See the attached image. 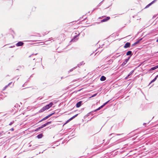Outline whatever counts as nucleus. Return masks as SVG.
<instances>
[{
	"instance_id": "6ab92c4d",
	"label": "nucleus",
	"mask_w": 158,
	"mask_h": 158,
	"mask_svg": "<svg viewBox=\"0 0 158 158\" xmlns=\"http://www.w3.org/2000/svg\"><path fill=\"white\" fill-rule=\"evenodd\" d=\"M151 5V4H150V3H149L148 5H147L145 7V8H148V7Z\"/></svg>"
},
{
	"instance_id": "09e8293b",
	"label": "nucleus",
	"mask_w": 158,
	"mask_h": 158,
	"mask_svg": "<svg viewBox=\"0 0 158 158\" xmlns=\"http://www.w3.org/2000/svg\"><path fill=\"white\" fill-rule=\"evenodd\" d=\"M146 123H144L143 124V125H145Z\"/></svg>"
},
{
	"instance_id": "2f4dec72",
	"label": "nucleus",
	"mask_w": 158,
	"mask_h": 158,
	"mask_svg": "<svg viewBox=\"0 0 158 158\" xmlns=\"http://www.w3.org/2000/svg\"><path fill=\"white\" fill-rule=\"evenodd\" d=\"M43 128V127L42 126H41V127H38V129H42V128Z\"/></svg>"
},
{
	"instance_id": "0eeeda50",
	"label": "nucleus",
	"mask_w": 158,
	"mask_h": 158,
	"mask_svg": "<svg viewBox=\"0 0 158 158\" xmlns=\"http://www.w3.org/2000/svg\"><path fill=\"white\" fill-rule=\"evenodd\" d=\"M128 61V59H126L121 64V66H123L125 65Z\"/></svg>"
},
{
	"instance_id": "7ed1b4c3",
	"label": "nucleus",
	"mask_w": 158,
	"mask_h": 158,
	"mask_svg": "<svg viewBox=\"0 0 158 158\" xmlns=\"http://www.w3.org/2000/svg\"><path fill=\"white\" fill-rule=\"evenodd\" d=\"M24 44V43L21 41H19L16 44V45L17 46L19 47L20 46H22Z\"/></svg>"
},
{
	"instance_id": "052dcab7",
	"label": "nucleus",
	"mask_w": 158,
	"mask_h": 158,
	"mask_svg": "<svg viewBox=\"0 0 158 158\" xmlns=\"http://www.w3.org/2000/svg\"><path fill=\"white\" fill-rule=\"evenodd\" d=\"M118 54V53H117L116 54Z\"/></svg>"
},
{
	"instance_id": "423d86ee",
	"label": "nucleus",
	"mask_w": 158,
	"mask_h": 158,
	"mask_svg": "<svg viewBox=\"0 0 158 158\" xmlns=\"http://www.w3.org/2000/svg\"><path fill=\"white\" fill-rule=\"evenodd\" d=\"M82 103V101H80L79 102H77L76 105V107H80L81 106Z\"/></svg>"
},
{
	"instance_id": "473e14b6",
	"label": "nucleus",
	"mask_w": 158,
	"mask_h": 158,
	"mask_svg": "<svg viewBox=\"0 0 158 158\" xmlns=\"http://www.w3.org/2000/svg\"><path fill=\"white\" fill-rule=\"evenodd\" d=\"M135 45H135V43H134L131 46H132V47H134V46H135Z\"/></svg>"
},
{
	"instance_id": "f3484780",
	"label": "nucleus",
	"mask_w": 158,
	"mask_h": 158,
	"mask_svg": "<svg viewBox=\"0 0 158 158\" xmlns=\"http://www.w3.org/2000/svg\"><path fill=\"white\" fill-rule=\"evenodd\" d=\"M155 69H156V68L155 67H155H152L150 69V70H154Z\"/></svg>"
},
{
	"instance_id": "20e7f679",
	"label": "nucleus",
	"mask_w": 158,
	"mask_h": 158,
	"mask_svg": "<svg viewBox=\"0 0 158 158\" xmlns=\"http://www.w3.org/2000/svg\"><path fill=\"white\" fill-rule=\"evenodd\" d=\"M131 44L129 42H127L126 43L124 46V48H127L130 47Z\"/></svg>"
},
{
	"instance_id": "5fc2aeb1",
	"label": "nucleus",
	"mask_w": 158,
	"mask_h": 158,
	"mask_svg": "<svg viewBox=\"0 0 158 158\" xmlns=\"http://www.w3.org/2000/svg\"><path fill=\"white\" fill-rule=\"evenodd\" d=\"M35 60V58H34V59H33V60Z\"/></svg>"
},
{
	"instance_id": "2eb2a0df",
	"label": "nucleus",
	"mask_w": 158,
	"mask_h": 158,
	"mask_svg": "<svg viewBox=\"0 0 158 158\" xmlns=\"http://www.w3.org/2000/svg\"><path fill=\"white\" fill-rule=\"evenodd\" d=\"M134 72V70H132L130 72V73H129V74L128 75L127 77L126 78H127V77H129V76H130V75H131Z\"/></svg>"
},
{
	"instance_id": "bf43d9fd",
	"label": "nucleus",
	"mask_w": 158,
	"mask_h": 158,
	"mask_svg": "<svg viewBox=\"0 0 158 158\" xmlns=\"http://www.w3.org/2000/svg\"><path fill=\"white\" fill-rule=\"evenodd\" d=\"M63 78V77H62L61 78V79H62V78Z\"/></svg>"
},
{
	"instance_id": "f257e3e1",
	"label": "nucleus",
	"mask_w": 158,
	"mask_h": 158,
	"mask_svg": "<svg viewBox=\"0 0 158 158\" xmlns=\"http://www.w3.org/2000/svg\"><path fill=\"white\" fill-rule=\"evenodd\" d=\"M53 105V103L52 102H50L46 106H44L39 111V113L42 112L46 110H48Z\"/></svg>"
},
{
	"instance_id": "c03bdc74",
	"label": "nucleus",
	"mask_w": 158,
	"mask_h": 158,
	"mask_svg": "<svg viewBox=\"0 0 158 158\" xmlns=\"http://www.w3.org/2000/svg\"><path fill=\"white\" fill-rule=\"evenodd\" d=\"M70 121V120H69H69H68L66 122V123H68V122H69Z\"/></svg>"
},
{
	"instance_id": "f03ea898",
	"label": "nucleus",
	"mask_w": 158,
	"mask_h": 158,
	"mask_svg": "<svg viewBox=\"0 0 158 158\" xmlns=\"http://www.w3.org/2000/svg\"><path fill=\"white\" fill-rule=\"evenodd\" d=\"M80 34L78 33L77 35H76V36H75L73 39H72L70 42H75L77 40V39H76V38Z\"/></svg>"
},
{
	"instance_id": "ddd939ff",
	"label": "nucleus",
	"mask_w": 158,
	"mask_h": 158,
	"mask_svg": "<svg viewBox=\"0 0 158 158\" xmlns=\"http://www.w3.org/2000/svg\"><path fill=\"white\" fill-rule=\"evenodd\" d=\"M43 136V135L42 134H40L37 136V137L38 139H40Z\"/></svg>"
},
{
	"instance_id": "8fccbe9b",
	"label": "nucleus",
	"mask_w": 158,
	"mask_h": 158,
	"mask_svg": "<svg viewBox=\"0 0 158 158\" xmlns=\"http://www.w3.org/2000/svg\"><path fill=\"white\" fill-rule=\"evenodd\" d=\"M156 42H158V38L157 39V40L156 41Z\"/></svg>"
},
{
	"instance_id": "dca6fc26",
	"label": "nucleus",
	"mask_w": 158,
	"mask_h": 158,
	"mask_svg": "<svg viewBox=\"0 0 158 158\" xmlns=\"http://www.w3.org/2000/svg\"><path fill=\"white\" fill-rule=\"evenodd\" d=\"M77 68V66H76V67H73V68L70 69L68 73H69L70 72L72 71L73 70Z\"/></svg>"
},
{
	"instance_id": "6e6d98bb",
	"label": "nucleus",
	"mask_w": 158,
	"mask_h": 158,
	"mask_svg": "<svg viewBox=\"0 0 158 158\" xmlns=\"http://www.w3.org/2000/svg\"><path fill=\"white\" fill-rule=\"evenodd\" d=\"M94 10H93L92 11V12H93V11H94Z\"/></svg>"
},
{
	"instance_id": "3c124183",
	"label": "nucleus",
	"mask_w": 158,
	"mask_h": 158,
	"mask_svg": "<svg viewBox=\"0 0 158 158\" xmlns=\"http://www.w3.org/2000/svg\"><path fill=\"white\" fill-rule=\"evenodd\" d=\"M44 120H45L46 119L45 117L44 118Z\"/></svg>"
},
{
	"instance_id": "58836bf2",
	"label": "nucleus",
	"mask_w": 158,
	"mask_h": 158,
	"mask_svg": "<svg viewBox=\"0 0 158 158\" xmlns=\"http://www.w3.org/2000/svg\"><path fill=\"white\" fill-rule=\"evenodd\" d=\"M155 67H156V69H157V68H158V65H156V66H155Z\"/></svg>"
},
{
	"instance_id": "a878e982",
	"label": "nucleus",
	"mask_w": 158,
	"mask_h": 158,
	"mask_svg": "<svg viewBox=\"0 0 158 158\" xmlns=\"http://www.w3.org/2000/svg\"><path fill=\"white\" fill-rule=\"evenodd\" d=\"M55 112H54V113H53L50 114H49V116H50V117H51V116H52V115H53V114H55Z\"/></svg>"
},
{
	"instance_id": "f704fd0d",
	"label": "nucleus",
	"mask_w": 158,
	"mask_h": 158,
	"mask_svg": "<svg viewBox=\"0 0 158 158\" xmlns=\"http://www.w3.org/2000/svg\"><path fill=\"white\" fill-rule=\"evenodd\" d=\"M47 123H48V124H50L51 123V121L48 122H47Z\"/></svg>"
},
{
	"instance_id": "7c9ffc66",
	"label": "nucleus",
	"mask_w": 158,
	"mask_h": 158,
	"mask_svg": "<svg viewBox=\"0 0 158 158\" xmlns=\"http://www.w3.org/2000/svg\"><path fill=\"white\" fill-rule=\"evenodd\" d=\"M42 126L43 127H45V126H46V125L45 123L44 124H43Z\"/></svg>"
},
{
	"instance_id": "aec40b11",
	"label": "nucleus",
	"mask_w": 158,
	"mask_h": 158,
	"mask_svg": "<svg viewBox=\"0 0 158 158\" xmlns=\"http://www.w3.org/2000/svg\"><path fill=\"white\" fill-rule=\"evenodd\" d=\"M77 115H78V114H76L74 116H73L72 117H71L72 119H73L74 118H75L77 116Z\"/></svg>"
},
{
	"instance_id": "6e6552de",
	"label": "nucleus",
	"mask_w": 158,
	"mask_h": 158,
	"mask_svg": "<svg viewBox=\"0 0 158 158\" xmlns=\"http://www.w3.org/2000/svg\"><path fill=\"white\" fill-rule=\"evenodd\" d=\"M85 63H84V61H82L77 64V67H80V66L83 64H84Z\"/></svg>"
},
{
	"instance_id": "72a5a7b5",
	"label": "nucleus",
	"mask_w": 158,
	"mask_h": 158,
	"mask_svg": "<svg viewBox=\"0 0 158 158\" xmlns=\"http://www.w3.org/2000/svg\"><path fill=\"white\" fill-rule=\"evenodd\" d=\"M12 82H11L9 83L7 85V86H9L12 83Z\"/></svg>"
},
{
	"instance_id": "c756f323",
	"label": "nucleus",
	"mask_w": 158,
	"mask_h": 158,
	"mask_svg": "<svg viewBox=\"0 0 158 158\" xmlns=\"http://www.w3.org/2000/svg\"><path fill=\"white\" fill-rule=\"evenodd\" d=\"M131 56H128V58L127 59H128V61L129 60L130 58V57H131Z\"/></svg>"
},
{
	"instance_id": "393cba45",
	"label": "nucleus",
	"mask_w": 158,
	"mask_h": 158,
	"mask_svg": "<svg viewBox=\"0 0 158 158\" xmlns=\"http://www.w3.org/2000/svg\"><path fill=\"white\" fill-rule=\"evenodd\" d=\"M14 122V121H13L12 122H11L10 123H9V125H12L13 123Z\"/></svg>"
},
{
	"instance_id": "864d4df0",
	"label": "nucleus",
	"mask_w": 158,
	"mask_h": 158,
	"mask_svg": "<svg viewBox=\"0 0 158 158\" xmlns=\"http://www.w3.org/2000/svg\"><path fill=\"white\" fill-rule=\"evenodd\" d=\"M6 156H5L4 157V158H6Z\"/></svg>"
},
{
	"instance_id": "9d476101",
	"label": "nucleus",
	"mask_w": 158,
	"mask_h": 158,
	"mask_svg": "<svg viewBox=\"0 0 158 158\" xmlns=\"http://www.w3.org/2000/svg\"><path fill=\"white\" fill-rule=\"evenodd\" d=\"M104 106L103 105L101 106L100 107H99V108H98V109H96V110H95L94 112H95L97 110H100L101 108H103Z\"/></svg>"
},
{
	"instance_id": "4468645a",
	"label": "nucleus",
	"mask_w": 158,
	"mask_h": 158,
	"mask_svg": "<svg viewBox=\"0 0 158 158\" xmlns=\"http://www.w3.org/2000/svg\"><path fill=\"white\" fill-rule=\"evenodd\" d=\"M142 38H141L138 40H137V41H136L135 42V45L138 44L139 43V42L142 40Z\"/></svg>"
},
{
	"instance_id": "a19ab883",
	"label": "nucleus",
	"mask_w": 158,
	"mask_h": 158,
	"mask_svg": "<svg viewBox=\"0 0 158 158\" xmlns=\"http://www.w3.org/2000/svg\"><path fill=\"white\" fill-rule=\"evenodd\" d=\"M40 129H38V128H37L36 129V130H35L36 131H38Z\"/></svg>"
},
{
	"instance_id": "c9c22d12",
	"label": "nucleus",
	"mask_w": 158,
	"mask_h": 158,
	"mask_svg": "<svg viewBox=\"0 0 158 158\" xmlns=\"http://www.w3.org/2000/svg\"><path fill=\"white\" fill-rule=\"evenodd\" d=\"M114 133H112L109 135V136H110V135H114Z\"/></svg>"
},
{
	"instance_id": "39448f33",
	"label": "nucleus",
	"mask_w": 158,
	"mask_h": 158,
	"mask_svg": "<svg viewBox=\"0 0 158 158\" xmlns=\"http://www.w3.org/2000/svg\"><path fill=\"white\" fill-rule=\"evenodd\" d=\"M110 19V17L108 16L101 21L102 22H105L107 21Z\"/></svg>"
},
{
	"instance_id": "ea45409f",
	"label": "nucleus",
	"mask_w": 158,
	"mask_h": 158,
	"mask_svg": "<svg viewBox=\"0 0 158 158\" xmlns=\"http://www.w3.org/2000/svg\"><path fill=\"white\" fill-rule=\"evenodd\" d=\"M122 134H116V135H121Z\"/></svg>"
},
{
	"instance_id": "a18cd8bd",
	"label": "nucleus",
	"mask_w": 158,
	"mask_h": 158,
	"mask_svg": "<svg viewBox=\"0 0 158 158\" xmlns=\"http://www.w3.org/2000/svg\"><path fill=\"white\" fill-rule=\"evenodd\" d=\"M8 86H7V85H6V86L5 87V89H6V88Z\"/></svg>"
},
{
	"instance_id": "b1692460",
	"label": "nucleus",
	"mask_w": 158,
	"mask_h": 158,
	"mask_svg": "<svg viewBox=\"0 0 158 158\" xmlns=\"http://www.w3.org/2000/svg\"><path fill=\"white\" fill-rule=\"evenodd\" d=\"M120 56V55H118V56H117L115 55V56H114L113 57L114 58H117L119 56Z\"/></svg>"
},
{
	"instance_id": "49530a36",
	"label": "nucleus",
	"mask_w": 158,
	"mask_h": 158,
	"mask_svg": "<svg viewBox=\"0 0 158 158\" xmlns=\"http://www.w3.org/2000/svg\"><path fill=\"white\" fill-rule=\"evenodd\" d=\"M37 147V146H35V147H34V149H35V148H36V147Z\"/></svg>"
},
{
	"instance_id": "e433bc0d",
	"label": "nucleus",
	"mask_w": 158,
	"mask_h": 158,
	"mask_svg": "<svg viewBox=\"0 0 158 158\" xmlns=\"http://www.w3.org/2000/svg\"><path fill=\"white\" fill-rule=\"evenodd\" d=\"M10 130L12 131H13L14 130V129L13 128H11Z\"/></svg>"
},
{
	"instance_id": "4c0bfd02",
	"label": "nucleus",
	"mask_w": 158,
	"mask_h": 158,
	"mask_svg": "<svg viewBox=\"0 0 158 158\" xmlns=\"http://www.w3.org/2000/svg\"><path fill=\"white\" fill-rule=\"evenodd\" d=\"M15 47V46H10V48H13V47Z\"/></svg>"
},
{
	"instance_id": "4be33fe9",
	"label": "nucleus",
	"mask_w": 158,
	"mask_h": 158,
	"mask_svg": "<svg viewBox=\"0 0 158 158\" xmlns=\"http://www.w3.org/2000/svg\"><path fill=\"white\" fill-rule=\"evenodd\" d=\"M97 93L95 94H93V95H92L90 98H92V97H95L97 95Z\"/></svg>"
},
{
	"instance_id": "bb28decb",
	"label": "nucleus",
	"mask_w": 158,
	"mask_h": 158,
	"mask_svg": "<svg viewBox=\"0 0 158 158\" xmlns=\"http://www.w3.org/2000/svg\"><path fill=\"white\" fill-rule=\"evenodd\" d=\"M50 116H49V115H48L46 116V117H45L46 119H47V118H48L50 117Z\"/></svg>"
},
{
	"instance_id": "cd10ccee",
	"label": "nucleus",
	"mask_w": 158,
	"mask_h": 158,
	"mask_svg": "<svg viewBox=\"0 0 158 158\" xmlns=\"http://www.w3.org/2000/svg\"><path fill=\"white\" fill-rule=\"evenodd\" d=\"M18 106H19V105L18 104H16L14 106V107L16 108V107L17 108Z\"/></svg>"
},
{
	"instance_id": "de8ad7c7",
	"label": "nucleus",
	"mask_w": 158,
	"mask_h": 158,
	"mask_svg": "<svg viewBox=\"0 0 158 158\" xmlns=\"http://www.w3.org/2000/svg\"><path fill=\"white\" fill-rule=\"evenodd\" d=\"M33 54H32L30 56H29V57H30L32 55H33Z\"/></svg>"
},
{
	"instance_id": "603ef678",
	"label": "nucleus",
	"mask_w": 158,
	"mask_h": 158,
	"mask_svg": "<svg viewBox=\"0 0 158 158\" xmlns=\"http://www.w3.org/2000/svg\"><path fill=\"white\" fill-rule=\"evenodd\" d=\"M24 84H23V86H22V87H24Z\"/></svg>"
},
{
	"instance_id": "680f3d73",
	"label": "nucleus",
	"mask_w": 158,
	"mask_h": 158,
	"mask_svg": "<svg viewBox=\"0 0 158 158\" xmlns=\"http://www.w3.org/2000/svg\"><path fill=\"white\" fill-rule=\"evenodd\" d=\"M157 52L158 53V52Z\"/></svg>"
},
{
	"instance_id": "5701e85b",
	"label": "nucleus",
	"mask_w": 158,
	"mask_h": 158,
	"mask_svg": "<svg viewBox=\"0 0 158 158\" xmlns=\"http://www.w3.org/2000/svg\"><path fill=\"white\" fill-rule=\"evenodd\" d=\"M156 0H154L153 1H152L150 3L151 4V5H152V4H153V3L155 2Z\"/></svg>"
},
{
	"instance_id": "79ce46f5",
	"label": "nucleus",
	"mask_w": 158,
	"mask_h": 158,
	"mask_svg": "<svg viewBox=\"0 0 158 158\" xmlns=\"http://www.w3.org/2000/svg\"><path fill=\"white\" fill-rule=\"evenodd\" d=\"M72 119H72V118H71L70 119H69V120H70V121L71 120H72Z\"/></svg>"
},
{
	"instance_id": "4d7b16f0",
	"label": "nucleus",
	"mask_w": 158,
	"mask_h": 158,
	"mask_svg": "<svg viewBox=\"0 0 158 158\" xmlns=\"http://www.w3.org/2000/svg\"><path fill=\"white\" fill-rule=\"evenodd\" d=\"M37 54V53L35 54V55H36Z\"/></svg>"
},
{
	"instance_id": "37998d69",
	"label": "nucleus",
	"mask_w": 158,
	"mask_h": 158,
	"mask_svg": "<svg viewBox=\"0 0 158 158\" xmlns=\"http://www.w3.org/2000/svg\"><path fill=\"white\" fill-rule=\"evenodd\" d=\"M45 125H46V126H47V125H48V123H47H47H45Z\"/></svg>"
},
{
	"instance_id": "f8f14e48",
	"label": "nucleus",
	"mask_w": 158,
	"mask_h": 158,
	"mask_svg": "<svg viewBox=\"0 0 158 158\" xmlns=\"http://www.w3.org/2000/svg\"><path fill=\"white\" fill-rule=\"evenodd\" d=\"M106 79V77L104 76H102L100 78V80L102 81H105Z\"/></svg>"
},
{
	"instance_id": "1a4fd4ad",
	"label": "nucleus",
	"mask_w": 158,
	"mask_h": 158,
	"mask_svg": "<svg viewBox=\"0 0 158 158\" xmlns=\"http://www.w3.org/2000/svg\"><path fill=\"white\" fill-rule=\"evenodd\" d=\"M126 55L127 56H132V52L131 51H128L126 53Z\"/></svg>"
},
{
	"instance_id": "a211bd4d",
	"label": "nucleus",
	"mask_w": 158,
	"mask_h": 158,
	"mask_svg": "<svg viewBox=\"0 0 158 158\" xmlns=\"http://www.w3.org/2000/svg\"><path fill=\"white\" fill-rule=\"evenodd\" d=\"M110 100H109L107 102H106L105 103H104L103 104L104 106H105L106 104H107L110 102Z\"/></svg>"
},
{
	"instance_id": "13d9d810",
	"label": "nucleus",
	"mask_w": 158,
	"mask_h": 158,
	"mask_svg": "<svg viewBox=\"0 0 158 158\" xmlns=\"http://www.w3.org/2000/svg\"><path fill=\"white\" fill-rule=\"evenodd\" d=\"M2 134V133H0V135H1Z\"/></svg>"
},
{
	"instance_id": "412c9836",
	"label": "nucleus",
	"mask_w": 158,
	"mask_h": 158,
	"mask_svg": "<svg viewBox=\"0 0 158 158\" xmlns=\"http://www.w3.org/2000/svg\"><path fill=\"white\" fill-rule=\"evenodd\" d=\"M77 115H78V114H76L74 116H73L72 117H71L72 119H73L74 118H75L77 116Z\"/></svg>"
},
{
	"instance_id": "9b49d317",
	"label": "nucleus",
	"mask_w": 158,
	"mask_h": 158,
	"mask_svg": "<svg viewBox=\"0 0 158 158\" xmlns=\"http://www.w3.org/2000/svg\"><path fill=\"white\" fill-rule=\"evenodd\" d=\"M158 77V75H157V76H156L152 80L151 82H150L149 84H150L151 83L154 82L157 79V78Z\"/></svg>"
},
{
	"instance_id": "c85d7f7f",
	"label": "nucleus",
	"mask_w": 158,
	"mask_h": 158,
	"mask_svg": "<svg viewBox=\"0 0 158 158\" xmlns=\"http://www.w3.org/2000/svg\"><path fill=\"white\" fill-rule=\"evenodd\" d=\"M44 118H43L41 120H40V121H39V122H38V123H40V122H42V121H44Z\"/></svg>"
}]
</instances>
